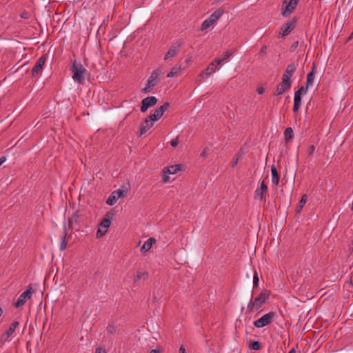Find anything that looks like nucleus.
I'll list each match as a JSON object with an SVG mask.
<instances>
[{"mask_svg": "<svg viewBox=\"0 0 353 353\" xmlns=\"http://www.w3.org/2000/svg\"><path fill=\"white\" fill-rule=\"evenodd\" d=\"M290 78H291V77L290 75H288L285 73H283V74L282 76V81L286 82L288 83H291Z\"/></svg>", "mask_w": 353, "mask_h": 353, "instance_id": "38", "label": "nucleus"}, {"mask_svg": "<svg viewBox=\"0 0 353 353\" xmlns=\"http://www.w3.org/2000/svg\"><path fill=\"white\" fill-rule=\"evenodd\" d=\"M169 102H165L162 105L157 108L153 114H151L148 117L153 121H157L163 115L164 112L170 107Z\"/></svg>", "mask_w": 353, "mask_h": 353, "instance_id": "9", "label": "nucleus"}, {"mask_svg": "<svg viewBox=\"0 0 353 353\" xmlns=\"http://www.w3.org/2000/svg\"><path fill=\"white\" fill-rule=\"evenodd\" d=\"M352 39H353V31L351 32V34H350L349 37L347 38V42L350 41Z\"/></svg>", "mask_w": 353, "mask_h": 353, "instance_id": "50", "label": "nucleus"}, {"mask_svg": "<svg viewBox=\"0 0 353 353\" xmlns=\"http://www.w3.org/2000/svg\"><path fill=\"white\" fill-rule=\"evenodd\" d=\"M285 141L286 143L291 142L294 137V132L291 127H288L284 131Z\"/></svg>", "mask_w": 353, "mask_h": 353, "instance_id": "24", "label": "nucleus"}, {"mask_svg": "<svg viewBox=\"0 0 353 353\" xmlns=\"http://www.w3.org/2000/svg\"><path fill=\"white\" fill-rule=\"evenodd\" d=\"M161 73V71L159 69L153 70L147 81L146 86L141 90V92L143 93L150 92L160 81L159 76Z\"/></svg>", "mask_w": 353, "mask_h": 353, "instance_id": "2", "label": "nucleus"}, {"mask_svg": "<svg viewBox=\"0 0 353 353\" xmlns=\"http://www.w3.org/2000/svg\"><path fill=\"white\" fill-rule=\"evenodd\" d=\"M301 103H300V101L294 100L293 111L294 112H297L299 110V108L301 107Z\"/></svg>", "mask_w": 353, "mask_h": 353, "instance_id": "39", "label": "nucleus"}, {"mask_svg": "<svg viewBox=\"0 0 353 353\" xmlns=\"http://www.w3.org/2000/svg\"><path fill=\"white\" fill-rule=\"evenodd\" d=\"M70 70L73 73L72 79L74 81L79 83H82L85 80V68L81 63L77 64L76 61H74Z\"/></svg>", "mask_w": 353, "mask_h": 353, "instance_id": "1", "label": "nucleus"}, {"mask_svg": "<svg viewBox=\"0 0 353 353\" xmlns=\"http://www.w3.org/2000/svg\"><path fill=\"white\" fill-rule=\"evenodd\" d=\"M181 46V41H177L176 43L172 45L170 47L168 51L166 52L164 59L167 60L170 58L174 57L175 56H176L178 53L180 52Z\"/></svg>", "mask_w": 353, "mask_h": 353, "instance_id": "14", "label": "nucleus"}, {"mask_svg": "<svg viewBox=\"0 0 353 353\" xmlns=\"http://www.w3.org/2000/svg\"><path fill=\"white\" fill-rule=\"evenodd\" d=\"M296 19L294 17L292 19L288 20L281 27L282 34L280 36L283 38L288 36L291 31L295 28Z\"/></svg>", "mask_w": 353, "mask_h": 353, "instance_id": "12", "label": "nucleus"}, {"mask_svg": "<svg viewBox=\"0 0 353 353\" xmlns=\"http://www.w3.org/2000/svg\"><path fill=\"white\" fill-rule=\"evenodd\" d=\"M314 150H315V146L314 145H311L308 148V152H307L308 155L311 156L313 154Z\"/></svg>", "mask_w": 353, "mask_h": 353, "instance_id": "44", "label": "nucleus"}, {"mask_svg": "<svg viewBox=\"0 0 353 353\" xmlns=\"http://www.w3.org/2000/svg\"><path fill=\"white\" fill-rule=\"evenodd\" d=\"M110 225L111 221L110 219V213H107L99 224V229L97 232V237H102L107 232L108 229L110 228Z\"/></svg>", "mask_w": 353, "mask_h": 353, "instance_id": "4", "label": "nucleus"}, {"mask_svg": "<svg viewBox=\"0 0 353 353\" xmlns=\"http://www.w3.org/2000/svg\"><path fill=\"white\" fill-rule=\"evenodd\" d=\"M148 277V273L147 272H139L134 278V281L136 282L139 279H146Z\"/></svg>", "mask_w": 353, "mask_h": 353, "instance_id": "35", "label": "nucleus"}, {"mask_svg": "<svg viewBox=\"0 0 353 353\" xmlns=\"http://www.w3.org/2000/svg\"><path fill=\"white\" fill-rule=\"evenodd\" d=\"M239 159V155L237 154L236 157L233 159L232 163H231V166L234 167L238 163Z\"/></svg>", "mask_w": 353, "mask_h": 353, "instance_id": "43", "label": "nucleus"}, {"mask_svg": "<svg viewBox=\"0 0 353 353\" xmlns=\"http://www.w3.org/2000/svg\"><path fill=\"white\" fill-rule=\"evenodd\" d=\"M307 91V87L301 86L294 93V101H298L301 103V95L306 93Z\"/></svg>", "mask_w": 353, "mask_h": 353, "instance_id": "25", "label": "nucleus"}, {"mask_svg": "<svg viewBox=\"0 0 353 353\" xmlns=\"http://www.w3.org/2000/svg\"><path fill=\"white\" fill-rule=\"evenodd\" d=\"M20 17L22 18V19H28L30 18V14L29 12H28L27 11H23L21 14H20Z\"/></svg>", "mask_w": 353, "mask_h": 353, "instance_id": "40", "label": "nucleus"}, {"mask_svg": "<svg viewBox=\"0 0 353 353\" xmlns=\"http://www.w3.org/2000/svg\"><path fill=\"white\" fill-rule=\"evenodd\" d=\"M116 329H117V327L114 325L109 324L107 327L108 334L110 335L114 334V332H116Z\"/></svg>", "mask_w": 353, "mask_h": 353, "instance_id": "37", "label": "nucleus"}, {"mask_svg": "<svg viewBox=\"0 0 353 353\" xmlns=\"http://www.w3.org/2000/svg\"><path fill=\"white\" fill-rule=\"evenodd\" d=\"M157 102L158 99L154 96L148 97L143 99L141 101V111L142 112H145L149 108L154 106Z\"/></svg>", "mask_w": 353, "mask_h": 353, "instance_id": "11", "label": "nucleus"}, {"mask_svg": "<svg viewBox=\"0 0 353 353\" xmlns=\"http://www.w3.org/2000/svg\"><path fill=\"white\" fill-rule=\"evenodd\" d=\"M296 67L297 64H296L295 63H291L287 66L284 73L292 77L294 72H295Z\"/></svg>", "mask_w": 353, "mask_h": 353, "instance_id": "29", "label": "nucleus"}, {"mask_svg": "<svg viewBox=\"0 0 353 353\" xmlns=\"http://www.w3.org/2000/svg\"><path fill=\"white\" fill-rule=\"evenodd\" d=\"M182 165L176 164L170 167L164 168L163 170V174H176L178 171L181 170Z\"/></svg>", "mask_w": 353, "mask_h": 353, "instance_id": "19", "label": "nucleus"}, {"mask_svg": "<svg viewBox=\"0 0 353 353\" xmlns=\"http://www.w3.org/2000/svg\"><path fill=\"white\" fill-rule=\"evenodd\" d=\"M80 216L79 212L77 210L68 219V226L71 230H78L79 229Z\"/></svg>", "mask_w": 353, "mask_h": 353, "instance_id": "15", "label": "nucleus"}, {"mask_svg": "<svg viewBox=\"0 0 353 353\" xmlns=\"http://www.w3.org/2000/svg\"><path fill=\"white\" fill-rule=\"evenodd\" d=\"M126 192L121 189H118L112 192L106 201V203L109 205H113L119 198L125 196Z\"/></svg>", "mask_w": 353, "mask_h": 353, "instance_id": "10", "label": "nucleus"}, {"mask_svg": "<svg viewBox=\"0 0 353 353\" xmlns=\"http://www.w3.org/2000/svg\"><path fill=\"white\" fill-rule=\"evenodd\" d=\"M167 174H163V183H167L170 180V177Z\"/></svg>", "mask_w": 353, "mask_h": 353, "instance_id": "46", "label": "nucleus"}, {"mask_svg": "<svg viewBox=\"0 0 353 353\" xmlns=\"http://www.w3.org/2000/svg\"><path fill=\"white\" fill-rule=\"evenodd\" d=\"M178 144H179V139H178V138L173 139L170 141V145L172 147H176L178 145Z\"/></svg>", "mask_w": 353, "mask_h": 353, "instance_id": "42", "label": "nucleus"}, {"mask_svg": "<svg viewBox=\"0 0 353 353\" xmlns=\"http://www.w3.org/2000/svg\"><path fill=\"white\" fill-rule=\"evenodd\" d=\"M150 353H160L159 350H152Z\"/></svg>", "mask_w": 353, "mask_h": 353, "instance_id": "52", "label": "nucleus"}, {"mask_svg": "<svg viewBox=\"0 0 353 353\" xmlns=\"http://www.w3.org/2000/svg\"><path fill=\"white\" fill-rule=\"evenodd\" d=\"M257 92H258V93H259V94H263V93H264V92H265V89H264V88H263V87H259V88H258V89H257Z\"/></svg>", "mask_w": 353, "mask_h": 353, "instance_id": "47", "label": "nucleus"}, {"mask_svg": "<svg viewBox=\"0 0 353 353\" xmlns=\"http://www.w3.org/2000/svg\"><path fill=\"white\" fill-rule=\"evenodd\" d=\"M307 196L306 194H303L302 196V197H301V200L299 201V204L297 205L296 208V213L301 212L304 205L305 204V203L307 201Z\"/></svg>", "mask_w": 353, "mask_h": 353, "instance_id": "28", "label": "nucleus"}, {"mask_svg": "<svg viewBox=\"0 0 353 353\" xmlns=\"http://www.w3.org/2000/svg\"><path fill=\"white\" fill-rule=\"evenodd\" d=\"M179 353H185V349L183 345H181L179 348Z\"/></svg>", "mask_w": 353, "mask_h": 353, "instance_id": "49", "label": "nucleus"}, {"mask_svg": "<svg viewBox=\"0 0 353 353\" xmlns=\"http://www.w3.org/2000/svg\"><path fill=\"white\" fill-rule=\"evenodd\" d=\"M271 174H272V181L274 185H279L280 181V176L277 171V169L274 165L271 166Z\"/></svg>", "mask_w": 353, "mask_h": 353, "instance_id": "20", "label": "nucleus"}, {"mask_svg": "<svg viewBox=\"0 0 353 353\" xmlns=\"http://www.w3.org/2000/svg\"><path fill=\"white\" fill-rule=\"evenodd\" d=\"M288 353H296L294 348L291 349Z\"/></svg>", "mask_w": 353, "mask_h": 353, "instance_id": "53", "label": "nucleus"}, {"mask_svg": "<svg viewBox=\"0 0 353 353\" xmlns=\"http://www.w3.org/2000/svg\"><path fill=\"white\" fill-rule=\"evenodd\" d=\"M181 65H175L174 67L172 68L171 70L168 73L167 77L168 78H173L178 77L179 74V72L181 71Z\"/></svg>", "mask_w": 353, "mask_h": 353, "instance_id": "23", "label": "nucleus"}, {"mask_svg": "<svg viewBox=\"0 0 353 353\" xmlns=\"http://www.w3.org/2000/svg\"><path fill=\"white\" fill-rule=\"evenodd\" d=\"M34 292L31 285H29L27 290L23 292L18 298L17 301L14 303L15 307L18 308L23 306L28 299H30L32 294Z\"/></svg>", "mask_w": 353, "mask_h": 353, "instance_id": "5", "label": "nucleus"}, {"mask_svg": "<svg viewBox=\"0 0 353 353\" xmlns=\"http://www.w3.org/2000/svg\"><path fill=\"white\" fill-rule=\"evenodd\" d=\"M46 59L47 54H44L37 60L32 70V77H38V76L41 73L43 67L46 61Z\"/></svg>", "mask_w": 353, "mask_h": 353, "instance_id": "7", "label": "nucleus"}, {"mask_svg": "<svg viewBox=\"0 0 353 353\" xmlns=\"http://www.w3.org/2000/svg\"><path fill=\"white\" fill-rule=\"evenodd\" d=\"M209 149L208 148H205L203 152L201 153L200 157L202 158H206L208 155Z\"/></svg>", "mask_w": 353, "mask_h": 353, "instance_id": "41", "label": "nucleus"}, {"mask_svg": "<svg viewBox=\"0 0 353 353\" xmlns=\"http://www.w3.org/2000/svg\"><path fill=\"white\" fill-rule=\"evenodd\" d=\"M96 353H106V351L104 348L99 347L96 349Z\"/></svg>", "mask_w": 353, "mask_h": 353, "instance_id": "45", "label": "nucleus"}, {"mask_svg": "<svg viewBox=\"0 0 353 353\" xmlns=\"http://www.w3.org/2000/svg\"><path fill=\"white\" fill-rule=\"evenodd\" d=\"M6 161V157L5 156H2L0 157V165H1Z\"/></svg>", "mask_w": 353, "mask_h": 353, "instance_id": "48", "label": "nucleus"}, {"mask_svg": "<svg viewBox=\"0 0 353 353\" xmlns=\"http://www.w3.org/2000/svg\"><path fill=\"white\" fill-rule=\"evenodd\" d=\"M268 190V185L265 183L264 181H262L260 187L258 188L255 191V198L261 201H265Z\"/></svg>", "mask_w": 353, "mask_h": 353, "instance_id": "13", "label": "nucleus"}, {"mask_svg": "<svg viewBox=\"0 0 353 353\" xmlns=\"http://www.w3.org/2000/svg\"><path fill=\"white\" fill-rule=\"evenodd\" d=\"M224 10L222 8L216 9L208 18L213 23H214L223 14Z\"/></svg>", "mask_w": 353, "mask_h": 353, "instance_id": "22", "label": "nucleus"}, {"mask_svg": "<svg viewBox=\"0 0 353 353\" xmlns=\"http://www.w3.org/2000/svg\"><path fill=\"white\" fill-rule=\"evenodd\" d=\"M219 65H220V60L215 59L210 63L208 67L199 75L198 78H208L212 73L214 72L217 70V66ZM199 80L201 81V79Z\"/></svg>", "mask_w": 353, "mask_h": 353, "instance_id": "8", "label": "nucleus"}, {"mask_svg": "<svg viewBox=\"0 0 353 353\" xmlns=\"http://www.w3.org/2000/svg\"><path fill=\"white\" fill-rule=\"evenodd\" d=\"M19 323L17 321H14L10 326L8 330L6 331V334L8 337H10L15 331L17 327L19 325Z\"/></svg>", "mask_w": 353, "mask_h": 353, "instance_id": "30", "label": "nucleus"}, {"mask_svg": "<svg viewBox=\"0 0 353 353\" xmlns=\"http://www.w3.org/2000/svg\"><path fill=\"white\" fill-rule=\"evenodd\" d=\"M260 308V303H256L254 301H250L247 307V312L250 314L254 310H259Z\"/></svg>", "mask_w": 353, "mask_h": 353, "instance_id": "27", "label": "nucleus"}, {"mask_svg": "<svg viewBox=\"0 0 353 353\" xmlns=\"http://www.w3.org/2000/svg\"><path fill=\"white\" fill-rule=\"evenodd\" d=\"M259 278L258 276V273L256 271L254 272V276H253V288H256L259 286Z\"/></svg>", "mask_w": 353, "mask_h": 353, "instance_id": "36", "label": "nucleus"}, {"mask_svg": "<svg viewBox=\"0 0 353 353\" xmlns=\"http://www.w3.org/2000/svg\"><path fill=\"white\" fill-rule=\"evenodd\" d=\"M3 314V310L2 308L0 307V316L2 315Z\"/></svg>", "mask_w": 353, "mask_h": 353, "instance_id": "54", "label": "nucleus"}, {"mask_svg": "<svg viewBox=\"0 0 353 353\" xmlns=\"http://www.w3.org/2000/svg\"><path fill=\"white\" fill-rule=\"evenodd\" d=\"M156 239L154 238H149L141 248V252L145 253L150 250L154 243H155Z\"/></svg>", "mask_w": 353, "mask_h": 353, "instance_id": "21", "label": "nucleus"}, {"mask_svg": "<svg viewBox=\"0 0 353 353\" xmlns=\"http://www.w3.org/2000/svg\"><path fill=\"white\" fill-rule=\"evenodd\" d=\"M154 125V121L151 120L148 117L145 119L143 122L140 125L139 134L141 137L145 134Z\"/></svg>", "mask_w": 353, "mask_h": 353, "instance_id": "16", "label": "nucleus"}, {"mask_svg": "<svg viewBox=\"0 0 353 353\" xmlns=\"http://www.w3.org/2000/svg\"><path fill=\"white\" fill-rule=\"evenodd\" d=\"M233 51L232 50H228V51H226L223 53V55L221 57H219V58H216V59H219L220 60V64L228 60L230 57L233 54Z\"/></svg>", "mask_w": 353, "mask_h": 353, "instance_id": "32", "label": "nucleus"}, {"mask_svg": "<svg viewBox=\"0 0 353 353\" xmlns=\"http://www.w3.org/2000/svg\"><path fill=\"white\" fill-rule=\"evenodd\" d=\"M249 347L254 350H259L261 348V344L259 341H253L250 342Z\"/></svg>", "mask_w": 353, "mask_h": 353, "instance_id": "33", "label": "nucleus"}, {"mask_svg": "<svg viewBox=\"0 0 353 353\" xmlns=\"http://www.w3.org/2000/svg\"><path fill=\"white\" fill-rule=\"evenodd\" d=\"M299 0H284L283 2L282 15L287 17L291 14L296 7Z\"/></svg>", "mask_w": 353, "mask_h": 353, "instance_id": "6", "label": "nucleus"}, {"mask_svg": "<svg viewBox=\"0 0 353 353\" xmlns=\"http://www.w3.org/2000/svg\"><path fill=\"white\" fill-rule=\"evenodd\" d=\"M314 70H315V65L312 67V71L310 72L307 74V81L305 83V86L307 87V89H308L309 86L311 85L314 81Z\"/></svg>", "mask_w": 353, "mask_h": 353, "instance_id": "26", "label": "nucleus"}, {"mask_svg": "<svg viewBox=\"0 0 353 353\" xmlns=\"http://www.w3.org/2000/svg\"><path fill=\"white\" fill-rule=\"evenodd\" d=\"M67 231L65 228L63 230V236L61 238V245H60V250L63 251L66 249L68 245V240L66 239Z\"/></svg>", "mask_w": 353, "mask_h": 353, "instance_id": "31", "label": "nucleus"}, {"mask_svg": "<svg viewBox=\"0 0 353 353\" xmlns=\"http://www.w3.org/2000/svg\"><path fill=\"white\" fill-rule=\"evenodd\" d=\"M269 296L270 292L266 290H263L261 292L259 295L254 299V301L256 303H260L261 308L262 305L265 302V301L269 299Z\"/></svg>", "mask_w": 353, "mask_h": 353, "instance_id": "18", "label": "nucleus"}, {"mask_svg": "<svg viewBox=\"0 0 353 353\" xmlns=\"http://www.w3.org/2000/svg\"><path fill=\"white\" fill-rule=\"evenodd\" d=\"M292 83L281 81L278 84L275 92H274V96H278L283 94L289 89H290Z\"/></svg>", "mask_w": 353, "mask_h": 353, "instance_id": "17", "label": "nucleus"}, {"mask_svg": "<svg viewBox=\"0 0 353 353\" xmlns=\"http://www.w3.org/2000/svg\"><path fill=\"white\" fill-rule=\"evenodd\" d=\"M265 50H266V46H263V47L261 48V53H264V52H265Z\"/></svg>", "mask_w": 353, "mask_h": 353, "instance_id": "51", "label": "nucleus"}, {"mask_svg": "<svg viewBox=\"0 0 353 353\" xmlns=\"http://www.w3.org/2000/svg\"><path fill=\"white\" fill-rule=\"evenodd\" d=\"M276 316V313L274 312H270L268 314H265L259 319L254 321V325L258 328L263 327L270 324L274 318Z\"/></svg>", "mask_w": 353, "mask_h": 353, "instance_id": "3", "label": "nucleus"}, {"mask_svg": "<svg viewBox=\"0 0 353 353\" xmlns=\"http://www.w3.org/2000/svg\"><path fill=\"white\" fill-rule=\"evenodd\" d=\"M212 24L213 23L209 19H207L202 23L201 30L203 31L210 28Z\"/></svg>", "mask_w": 353, "mask_h": 353, "instance_id": "34", "label": "nucleus"}]
</instances>
